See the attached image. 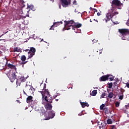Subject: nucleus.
I'll return each instance as SVG.
<instances>
[{
  "label": "nucleus",
  "instance_id": "nucleus-56",
  "mask_svg": "<svg viewBox=\"0 0 129 129\" xmlns=\"http://www.w3.org/2000/svg\"><path fill=\"white\" fill-rule=\"evenodd\" d=\"M22 67H24V64L22 66Z\"/></svg>",
  "mask_w": 129,
  "mask_h": 129
},
{
  "label": "nucleus",
  "instance_id": "nucleus-40",
  "mask_svg": "<svg viewBox=\"0 0 129 129\" xmlns=\"http://www.w3.org/2000/svg\"><path fill=\"white\" fill-rule=\"evenodd\" d=\"M97 16H100V15H101V14H100V13L98 12V13L97 14Z\"/></svg>",
  "mask_w": 129,
  "mask_h": 129
},
{
  "label": "nucleus",
  "instance_id": "nucleus-17",
  "mask_svg": "<svg viewBox=\"0 0 129 129\" xmlns=\"http://www.w3.org/2000/svg\"><path fill=\"white\" fill-rule=\"evenodd\" d=\"M21 60L22 62H25L26 60L27 59V57H26V56L23 55L21 56Z\"/></svg>",
  "mask_w": 129,
  "mask_h": 129
},
{
  "label": "nucleus",
  "instance_id": "nucleus-47",
  "mask_svg": "<svg viewBox=\"0 0 129 129\" xmlns=\"http://www.w3.org/2000/svg\"><path fill=\"white\" fill-rule=\"evenodd\" d=\"M90 22L91 23H92V21L91 20V19L90 20Z\"/></svg>",
  "mask_w": 129,
  "mask_h": 129
},
{
  "label": "nucleus",
  "instance_id": "nucleus-35",
  "mask_svg": "<svg viewBox=\"0 0 129 129\" xmlns=\"http://www.w3.org/2000/svg\"><path fill=\"white\" fill-rule=\"evenodd\" d=\"M126 86L127 88H129V83H126Z\"/></svg>",
  "mask_w": 129,
  "mask_h": 129
},
{
  "label": "nucleus",
  "instance_id": "nucleus-55",
  "mask_svg": "<svg viewBox=\"0 0 129 129\" xmlns=\"http://www.w3.org/2000/svg\"><path fill=\"white\" fill-rule=\"evenodd\" d=\"M7 33H8V31L7 32H6L5 34H7Z\"/></svg>",
  "mask_w": 129,
  "mask_h": 129
},
{
  "label": "nucleus",
  "instance_id": "nucleus-48",
  "mask_svg": "<svg viewBox=\"0 0 129 129\" xmlns=\"http://www.w3.org/2000/svg\"><path fill=\"white\" fill-rule=\"evenodd\" d=\"M52 1V3H54V0H50Z\"/></svg>",
  "mask_w": 129,
  "mask_h": 129
},
{
  "label": "nucleus",
  "instance_id": "nucleus-32",
  "mask_svg": "<svg viewBox=\"0 0 129 129\" xmlns=\"http://www.w3.org/2000/svg\"><path fill=\"white\" fill-rule=\"evenodd\" d=\"M27 63H28V61H22V62H21V65H25V64H27Z\"/></svg>",
  "mask_w": 129,
  "mask_h": 129
},
{
  "label": "nucleus",
  "instance_id": "nucleus-41",
  "mask_svg": "<svg viewBox=\"0 0 129 129\" xmlns=\"http://www.w3.org/2000/svg\"><path fill=\"white\" fill-rule=\"evenodd\" d=\"M20 2H22L23 3V4H25V1H24L23 0H20Z\"/></svg>",
  "mask_w": 129,
  "mask_h": 129
},
{
  "label": "nucleus",
  "instance_id": "nucleus-19",
  "mask_svg": "<svg viewBox=\"0 0 129 129\" xmlns=\"http://www.w3.org/2000/svg\"><path fill=\"white\" fill-rule=\"evenodd\" d=\"M113 95H114L113 93L111 92V93H109V94L108 95V97L109 98H112V97H113Z\"/></svg>",
  "mask_w": 129,
  "mask_h": 129
},
{
  "label": "nucleus",
  "instance_id": "nucleus-9",
  "mask_svg": "<svg viewBox=\"0 0 129 129\" xmlns=\"http://www.w3.org/2000/svg\"><path fill=\"white\" fill-rule=\"evenodd\" d=\"M108 77H109V76L108 75H104L102 76L100 78L99 81H106L107 80H108Z\"/></svg>",
  "mask_w": 129,
  "mask_h": 129
},
{
  "label": "nucleus",
  "instance_id": "nucleus-49",
  "mask_svg": "<svg viewBox=\"0 0 129 129\" xmlns=\"http://www.w3.org/2000/svg\"><path fill=\"white\" fill-rule=\"evenodd\" d=\"M43 40H44L43 39H42L41 40V42H43Z\"/></svg>",
  "mask_w": 129,
  "mask_h": 129
},
{
  "label": "nucleus",
  "instance_id": "nucleus-22",
  "mask_svg": "<svg viewBox=\"0 0 129 129\" xmlns=\"http://www.w3.org/2000/svg\"><path fill=\"white\" fill-rule=\"evenodd\" d=\"M27 8L28 9H30V10H32V11H34V6L31 5H28Z\"/></svg>",
  "mask_w": 129,
  "mask_h": 129
},
{
  "label": "nucleus",
  "instance_id": "nucleus-28",
  "mask_svg": "<svg viewBox=\"0 0 129 129\" xmlns=\"http://www.w3.org/2000/svg\"><path fill=\"white\" fill-rule=\"evenodd\" d=\"M108 88H112V83H108Z\"/></svg>",
  "mask_w": 129,
  "mask_h": 129
},
{
  "label": "nucleus",
  "instance_id": "nucleus-15",
  "mask_svg": "<svg viewBox=\"0 0 129 129\" xmlns=\"http://www.w3.org/2000/svg\"><path fill=\"white\" fill-rule=\"evenodd\" d=\"M109 76L108 79H109L110 81H113V79H114V77L111 75H107Z\"/></svg>",
  "mask_w": 129,
  "mask_h": 129
},
{
  "label": "nucleus",
  "instance_id": "nucleus-26",
  "mask_svg": "<svg viewBox=\"0 0 129 129\" xmlns=\"http://www.w3.org/2000/svg\"><path fill=\"white\" fill-rule=\"evenodd\" d=\"M122 95H120L119 96V99H120V100H122L123 99V93H121Z\"/></svg>",
  "mask_w": 129,
  "mask_h": 129
},
{
  "label": "nucleus",
  "instance_id": "nucleus-24",
  "mask_svg": "<svg viewBox=\"0 0 129 129\" xmlns=\"http://www.w3.org/2000/svg\"><path fill=\"white\" fill-rule=\"evenodd\" d=\"M14 52H20V48L19 47H14Z\"/></svg>",
  "mask_w": 129,
  "mask_h": 129
},
{
  "label": "nucleus",
  "instance_id": "nucleus-3",
  "mask_svg": "<svg viewBox=\"0 0 129 129\" xmlns=\"http://www.w3.org/2000/svg\"><path fill=\"white\" fill-rule=\"evenodd\" d=\"M64 28L66 30H70L71 29H72V30H74L75 31V29H76V27H74L73 26V24H74V21L73 20H70V21H64Z\"/></svg>",
  "mask_w": 129,
  "mask_h": 129
},
{
  "label": "nucleus",
  "instance_id": "nucleus-33",
  "mask_svg": "<svg viewBox=\"0 0 129 129\" xmlns=\"http://www.w3.org/2000/svg\"><path fill=\"white\" fill-rule=\"evenodd\" d=\"M115 106H116V107H118V106H119V102H116V103H115Z\"/></svg>",
  "mask_w": 129,
  "mask_h": 129
},
{
  "label": "nucleus",
  "instance_id": "nucleus-43",
  "mask_svg": "<svg viewBox=\"0 0 129 129\" xmlns=\"http://www.w3.org/2000/svg\"><path fill=\"white\" fill-rule=\"evenodd\" d=\"M24 92V94H25V95H27V93H26V92H25V91H23Z\"/></svg>",
  "mask_w": 129,
  "mask_h": 129
},
{
  "label": "nucleus",
  "instance_id": "nucleus-7",
  "mask_svg": "<svg viewBox=\"0 0 129 129\" xmlns=\"http://www.w3.org/2000/svg\"><path fill=\"white\" fill-rule=\"evenodd\" d=\"M26 81V79L24 77H21L19 79H17L16 81L17 85L20 86L22 82H25Z\"/></svg>",
  "mask_w": 129,
  "mask_h": 129
},
{
  "label": "nucleus",
  "instance_id": "nucleus-44",
  "mask_svg": "<svg viewBox=\"0 0 129 129\" xmlns=\"http://www.w3.org/2000/svg\"><path fill=\"white\" fill-rule=\"evenodd\" d=\"M94 21H95V22H97V23H98V21L97 20L94 19Z\"/></svg>",
  "mask_w": 129,
  "mask_h": 129
},
{
  "label": "nucleus",
  "instance_id": "nucleus-1",
  "mask_svg": "<svg viewBox=\"0 0 129 129\" xmlns=\"http://www.w3.org/2000/svg\"><path fill=\"white\" fill-rule=\"evenodd\" d=\"M117 8V9H120V7H123V4L120 2L119 0H113L112 1L111 4V8L109 10L108 13L106 14V17L104 19L103 21H105L106 23H107L109 21H112L111 18H113L115 15H118V12H114L115 10V7Z\"/></svg>",
  "mask_w": 129,
  "mask_h": 129
},
{
  "label": "nucleus",
  "instance_id": "nucleus-46",
  "mask_svg": "<svg viewBox=\"0 0 129 129\" xmlns=\"http://www.w3.org/2000/svg\"><path fill=\"white\" fill-rule=\"evenodd\" d=\"M59 9H61V5H59Z\"/></svg>",
  "mask_w": 129,
  "mask_h": 129
},
{
  "label": "nucleus",
  "instance_id": "nucleus-37",
  "mask_svg": "<svg viewBox=\"0 0 129 129\" xmlns=\"http://www.w3.org/2000/svg\"><path fill=\"white\" fill-rule=\"evenodd\" d=\"M85 104L86 106H87V107H88L89 106V104H88V103L85 102Z\"/></svg>",
  "mask_w": 129,
  "mask_h": 129
},
{
  "label": "nucleus",
  "instance_id": "nucleus-23",
  "mask_svg": "<svg viewBox=\"0 0 129 129\" xmlns=\"http://www.w3.org/2000/svg\"><path fill=\"white\" fill-rule=\"evenodd\" d=\"M107 123L108 124H111L112 123V120L111 119H108L107 120Z\"/></svg>",
  "mask_w": 129,
  "mask_h": 129
},
{
  "label": "nucleus",
  "instance_id": "nucleus-54",
  "mask_svg": "<svg viewBox=\"0 0 129 129\" xmlns=\"http://www.w3.org/2000/svg\"><path fill=\"white\" fill-rule=\"evenodd\" d=\"M0 41H3V40L2 39H0Z\"/></svg>",
  "mask_w": 129,
  "mask_h": 129
},
{
  "label": "nucleus",
  "instance_id": "nucleus-30",
  "mask_svg": "<svg viewBox=\"0 0 129 129\" xmlns=\"http://www.w3.org/2000/svg\"><path fill=\"white\" fill-rule=\"evenodd\" d=\"M113 85H114V87H115V86H116L117 88H118V87H117V82H114L113 83Z\"/></svg>",
  "mask_w": 129,
  "mask_h": 129
},
{
  "label": "nucleus",
  "instance_id": "nucleus-6",
  "mask_svg": "<svg viewBox=\"0 0 129 129\" xmlns=\"http://www.w3.org/2000/svg\"><path fill=\"white\" fill-rule=\"evenodd\" d=\"M61 3V6L63 8H66L68 7L69 5L71 4V0H60Z\"/></svg>",
  "mask_w": 129,
  "mask_h": 129
},
{
  "label": "nucleus",
  "instance_id": "nucleus-53",
  "mask_svg": "<svg viewBox=\"0 0 129 129\" xmlns=\"http://www.w3.org/2000/svg\"><path fill=\"white\" fill-rule=\"evenodd\" d=\"M99 54H101V52L100 51Z\"/></svg>",
  "mask_w": 129,
  "mask_h": 129
},
{
  "label": "nucleus",
  "instance_id": "nucleus-12",
  "mask_svg": "<svg viewBox=\"0 0 129 129\" xmlns=\"http://www.w3.org/2000/svg\"><path fill=\"white\" fill-rule=\"evenodd\" d=\"M52 107H53V106H52V104H51L47 103L45 105V108L46 110H51Z\"/></svg>",
  "mask_w": 129,
  "mask_h": 129
},
{
  "label": "nucleus",
  "instance_id": "nucleus-29",
  "mask_svg": "<svg viewBox=\"0 0 129 129\" xmlns=\"http://www.w3.org/2000/svg\"><path fill=\"white\" fill-rule=\"evenodd\" d=\"M103 124V123H102V121L98 122V127L101 126Z\"/></svg>",
  "mask_w": 129,
  "mask_h": 129
},
{
  "label": "nucleus",
  "instance_id": "nucleus-13",
  "mask_svg": "<svg viewBox=\"0 0 129 129\" xmlns=\"http://www.w3.org/2000/svg\"><path fill=\"white\" fill-rule=\"evenodd\" d=\"M26 101L27 103H31L33 101V96H29L26 99Z\"/></svg>",
  "mask_w": 129,
  "mask_h": 129
},
{
  "label": "nucleus",
  "instance_id": "nucleus-31",
  "mask_svg": "<svg viewBox=\"0 0 129 129\" xmlns=\"http://www.w3.org/2000/svg\"><path fill=\"white\" fill-rule=\"evenodd\" d=\"M105 95H106V94H105V93H102V95H101V97L102 98H104V96H105Z\"/></svg>",
  "mask_w": 129,
  "mask_h": 129
},
{
  "label": "nucleus",
  "instance_id": "nucleus-36",
  "mask_svg": "<svg viewBox=\"0 0 129 129\" xmlns=\"http://www.w3.org/2000/svg\"><path fill=\"white\" fill-rule=\"evenodd\" d=\"M92 10L94 11V13H97V10L93 8Z\"/></svg>",
  "mask_w": 129,
  "mask_h": 129
},
{
  "label": "nucleus",
  "instance_id": "nucleus-8",
  "mask_svg": "<svg viewBox=\"0 0 129 129\" xmlns=\"http://www.w3.org/2000/svg\"><path fill=\"white\" fill-rule=\"evenodd\" d=\"M55 116V112L53 110L50 111L48 112V116L47 117L46 120L50 119V118H53Z\"/></svg>",
  "mask_w": 129,
  "mask_h": 129
},
{
  "label": "nucleus",
  "instance_id": "nucleus-52",
  "mask_svg": "<svg viewBox=\"0 0 129 129\" xmlns=\"http://www.w3.org/2000/svg\"><path fill=\"white\" fill-rule=\"evenodd\" d=\"M55 100H56V101H58V100H59L58 99H56Z\"/></svg>",
  "mask_w": 129,
  "mask_h": 129
},
{
  "label": "nucleus",
  "instance_id": "nucleus-5",
  "mask_svg": "<svg viewBox=\"0 0 129 129\" xmlns=\"http://www.w3.org/2000/svg\"><path fill=\"white\" fill-rule=\"evenodd\" d=\"M35 53H36V48L34 47H30L29 51L28 52V57L27 58V60L31 59V58L35 55Z\"/></svg>",
  "mask_w": 129,
  "mask_h": 129
},
{
  "label": "nucleus",
  "instance_id": "nucleus-34",
  "mask_svg": "<svg viewBox=\"0 0 129 129\" xmlns=\"http://www.w3.org/2000/svg\"><path fill=\"white\" fill-rule=\"evenodd\" d=\"M45 88H46V84H44L43 88L42 89H41V90H44V89H45Z\"/></svg>",
  "mask_w": 129,
  "mask_h": 129
},
{
  "label": "nucleus",
  "instance_id": "nucleus-39",
  "mask_svg": "<svg viewBox=\"0 0 129 129\" xmlns=\"http://www.w3.org/2000/svg\"><path fill=\"white\" fill-rule=\"evenodd\" d=\"M25 51V52H28V51L30 52V49H27Z\"/></svg>",
  "mask_w": 129,
  "mask_h": 129
},
{
  "label": "nucleus",
  "instance_id": "nucleus-38",
  "mask_svg": "<svg viewBox=\"0 0 129 129\" xmlns=\"http://www.w3.org/2000/svg\"><path fill=\"white\" fill-rule=\"evenodd\" d=\"M57 96V94H56L55 95H53V98H56Z\"/></svg>",
  "mask_w": 129,
  "mask_h": 129
},
{
  "label": "nucleus",
  "instance_id": "nucleus-16",
  "mask_svg": "<svg viewBox=\"0 0 129 129\" xmlns=\"http://www.w3.org/2000/svg\"><path fill=\"white\" fill-rule=\"evenodd\" d=\"M82 26V24L79 23L77 25H75V26H74V28H75V30H77V28H80Z\"/></svg>",
  "mask_w": 129,
  "mask_h": 129
},
{
  "label": "nucleus",
  "instance_id": "nucleus-27",
  "mask_svg": "<svg viewBox=\"0 0 129 129\" xmlns=\"http://www.w3.org/2000/svg\"><path fill=\"white\" fill-rule=\"evenodd\" d=\"M110 129H116V127L115 126V125H110Z\"/></svg>",
  "mask_w": 129,
  "mask_h": 129
},
{
  "label": "nucleus",
  "instance_id": "nucleus-11",
  "mask_svg": "<svg viewBox=\"0 0 129 129\" xmlns=\"http://www.w3.org/2000/svg\"><path fill=\"white\" fill-rule=\"evenodd\" d=\"M9 78H10V80L11 82H14V81L16 80V79H17L16 74L13 73V74H11V75Z\"/></svg>",
  "mask_w": 129,
  "mask_h": 129
},
{
  "label": "nucleus",
  "instance_id": "nucleus-20",
  "mask_svg": "<svg viewBox=\"0 0 129 129\" xmlns=\"http://www.w3.org/2000/svg\"><path fill=\"white\" fill-rule=\"evenodd\" d=\"M105 106V105L104 104H102L100 106V110H103L104 109V107Z\"/></svg>",
  "mask_w": 129,
  "mask_h": 129
},
{
  "label": "nucleus",
  "instance_id": "nucleus-50",
  "mask_svg": "<svg viewBox=\"0 0 129 129\" xmlns=\"http://www.w3.org/2000/svg\"><path fill=\"white\" fill-rule=\"evenodd\" d=\"M90 10H92V8L90 7Z\"/></svg>",
  "mask_w": 129,
  "mask_h": 129
},
{
  "label": "nucleus",
  "instance_id": "nucleus-10",
  "mask_svg": "<svg viewBox=\"0 0 129 129\" xmlns=\"http://www.w3.org/2000/svg\"><path fill=\"white\" fill-rule=\"evenodd\" d=\"M60 24H61V25H62V24H63V22H62V21L55 22L53 24V25L51 26V27H50L49 30H54V29H53V27H57V26H59V25H60Z\"/></svg>",
  "mask_w": 129,
  "mask_h": 129
},
{
  "label": "nucleus",
  "instance_id": "nucleus-57",
  "mask_svg": "<svg viewBox=\"0 0 129 129\" xmlns=\"http://www.w3.org/2000/svg\"><path fill=\"white\" fill-rule=\"evenodd\" d=\"M123 90V91L124 92V90Z\"/></svg>",
  "mask_w": 129,
  "mask_h": 129
},
{
  "label": "nucleus",
  "instance_id": "nucleus-14",
  "mask_svg": "<svg viewBox=\"0 0 129 129\" xmlns=\"http://www.w3.org/2000/svg\"><path fill=\"white\" fill-rule=\"evenodd\" d=\"M8 67H9V68H10V69H16V66L11 63H9L8 64Z\"/></svg>",
  "mask_w": 129,
  "mask_h": 129
},
{
  "label": "nucleus",
  "instance_id": "nucleus-21",
  "mask_svg": "<svg viewBox=\"0 0 129 129\" xmlns=\"http://www.w3.org/2000/svg\"><path fill=\"white\" fill-rule=\"evenodd\" d=\"M98 127L100 129H105V124H104V123H103V124L101 126H98Z\"/></svg>",
  "mask_w": 129,
  "mask_h": 129
},
{
  "label": "nucleus",
  "instance_id": "nucleus-18",
  "mask_svg": "<svg viewBox=\"0 0 129 129\" xmlns=\"http://www.w3.org/2000/svg\"><path fill=\"white\" fill-rule=\"evenodd\" d=\"M97 94V90H93L92 92V95L93 96H95Z\"/></svg>",
  "mask_w": 129,
  "mask_h": 129
},
{
  "label": "nucleus",
  "instance_id": "nucleus-45",
  "mask_svg": "<svg viewBox=\"0 0 129 129\" xmlns=\"http://www.w3.org/2000/svg\"><path fill=\"white\" fill-rule=\"evenodd\" d=\"M19 18H17V20H20L21 19V16H19Z\"/></svg>",
  "mask_w": 129,
  "mask_h": 129
},
{
  "label": "nucleus",
  "instance_id": "nucleus-4",
  "mask_svg": "<svg viewBox=\"0 0 129 129\" xmlns=\"http://www.w3.org/2000/svg\"><path fill=\"white\" fill-rule=\"evenodd\" d=\"M25 91L28 94H33V93L35 92V89L31 85H26L25 87Z\"/></svg>",
  "mask_w": 129,
  "mask_h": 129
},
{
  "label": "nucleus",
  "instance_id": "nucleus-25",
  "mask_svg": "<svg viewBox=\"0 0 129 129\" xmlns=\"http://www.w3.org/2000/svg\"><path fill=\"white\" fill-rule=\"evenodd\" d=\"M80 104L81 105L82 107H83V108H84V107H85L86 106L85 102H80Z\"/></svg>",
  "mask_w": 129,
  "mask_h": 129
},
{
  "label": "nucleus",
  "instance_id": "nucleus-2",
  "mask_svg": "<svg viewBox=\"0 0 129 129\" xmlns=\"http://www.w3.org/2000/svg\"><path fill=\"white\" fill-rule=\"evenodd\" d=\"M40 92L41 93L43 98L44 97L45 101H47L49 103H52L53 102L52 96L50 95V93H49L48 89H45L44 92L40 91Z\"/></svg>",
  "mask_w": 129,
  "mask_h": 129
},
{
  "label": "nucleus",
  "instance_id": "nucleus-51",
  "mask_svg": "<svg viewBox=\"0 0 129 129\" xmlns=\"http://www.w3.org/2000/svg\"><path fill=\"white\" fill-rule=\"evenodd\" d=\"M75 3H76V1L74 2V4H75Z\"/></svg>",
  "mask_w": 129,
  "mask_h": 129
},
{
  "label": "nucleus",
  "instance_id": "nucleus-42",
  "mask_svg": "<svg viewBox=\"0 0 129 129\" xmlns=\"http://www.w3.org/2000/svg\"><path fill=\"white\" fill-rule=\"evenodd\" d=\"M93 43H96V40H95V39H94L93 40Z\"/></svg>",
  "mask_w": 129,
  "mask_h": 129
}]
</instances>
